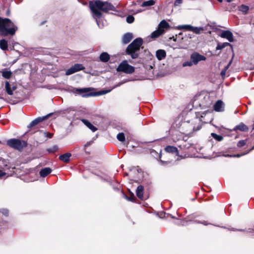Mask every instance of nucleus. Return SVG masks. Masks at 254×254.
Returning <instances> with one entry per match:
<instances>
[{"label":"nucleus","instance_id":"nucleus-1","mask_svg":"<svg viewBox=\"0 0 254 254\" xmlns=\"http://www.w3.org/2000/svg\"><path fill=\"white\" fill-rule=\"evenodd\" d=\"M89 6L93 15L98 18L102 16L100 10L104 12H108L110 10H115V7L111 3L99 0L89 1Z\"/></svg>","mask_w":254,"mask_h":254},{"label":"nucleus","instance_id":"nucleus-2","mask_svg":"<svg viewBox=\"0 0 254 254\" xmlns=\"http://www.w3.org/2000/svg\"><path fill=\"white\" fill-rule=\"evenodd\" d=\"M17 29V27L10 19L0 17V35L2 36H6L8 35H13Z\"/></svg>","mask_w":254,"mask_h":254},{"label":"nucleus","instance_id":"nucleus-3","mask_svg":"<svg viewBox=\"0 0 254 254\" xmlns=\"http://www.w3.org/2000/svg\"><path fill=\"white\" fill-rule=\"evenodd\" d=\"M143 40L141 38L135 39L127 47L126 54L129 55L132 59H137L139 56Z\"/></svg>","mask_w":254,"mask_h":254},{"label":"nucleus","instance_id":"nucleus-4","mask_svg":"<svg viewBox=\"0 0 254 254\" xmlns=\"http://www.w3.org/2000/svg\"><path fill=\"white\" fill-rule=\"evenodd\" d=\"M6 144L10 147L18 151H21L27 145V143L26 141L16 138L7 140Z\"/></svg>","mask_w":254,"mask_h":254},{"label":"nucleus","instance_id":"nucleus-5","mask_svg":"<svg viewBox=\"0 0 254 254\" xmlns=\"http://www.w3.org/2000/svg\"><path fill=\"white\" fill-rule=\"evenodd\" d=\"M117 71L130 74L134 71V67L128 64L127 61H124L119 65Z\"/></svg>","mask_w":254,"mask_h":254},{"label":"nucleus","instance_id":"nucleus-6","mask_svg":"<svg viewBox=\"0 0 254 254\" xmlns=\"http://www.w3.org/2000/svg\"><path fill=\"white\" fill-rule=\"evenodd\" d=\"M206 59V58L205 56L197 52H194L190 55V60L194 65L197 64L200 61H205Z\"/></svg>","mask_w":254,"mask_h":254},{"label":"nucleus","instance_id":"nucleus-7","mask_svg":"<svg viewBox=\"0 0 254 254\" xmlns=\"http://www.w3.org/2000/svg\"><path fill=\"white\" fill-rule=\"evenodd\" d=\"M51 114H48V115H47L46 116L42 117H38V118L35 119V120L32 121L30 123V124L28 126V128H31L32 127H34L35 126H36L38 124H39V123L42 122V121H43L45 119L48 118L51 115Z\"/></svg>","mask_w":254,"mask_h":254},{"label":"nucleus","instance_id":"nucleus-8","mask_svg":"<svg viewBox=\"0 0 254 254\" xmlns=\"http://www.w3.org/2000/svg\"><path fill=\"white\" fill-rule=\"evenodd\" d=\"M220 36L222 38L227 39L230 42H232L234 41L233 34L231 31L229 30L222 31Z\"/></svg>","mask_w":254,"mask_h":254},{"label":"nucleus","instance_id":"nucleus-9","mask_svg":"<svg viewBox=\"0 0 254 254\" xmlns=\"http://www.w3.org/2000/svg\"><path fill=\"white\" fill-rule=\"evenodd\" d=\"M76 90L79 93H84L82 95V97H89L94 95L93 93H88L90 90V88H77Z\"/></svg>","mask_w":254,"mask_h":254},{"label":"nucleus","instance_id":"nucleus-10","mask_svg":"<svg viewBox=\"0 0 254 254\" xmlns=\"http://www.w3.org/2000/svg\"><path fill=\"white\" fill-rule=\"evenodd\" d=\"M238 130L241 131H248L249 130L248 127L244 124L243 123H241L235 127L233 130L237 131Z\"/></svg>","mask_w":254,"mask_h":254},{"label":"nucleus","instance_id":"nucleus-11","mask_svg":"<svg viewBox=\"0 0 254 254\" xmlns=\"http://www.w3.org/2000/svg\"><path fill=\"white\" fill-rule=\"evenodd\" d=\"M224 108V103L221 100H218L214 105V109L217 112L223 111Z\"/></svg>","mask_w":254,"mask_h":254},{"label":"nucleus","instance_id":"nucleus-12","mask_svg":"<svg viewBox=\"0 0 254 254\" xmlns=\"http://www.w3.org/2000/svg\"><path fill=\"white\" fill-rule=\"evenodd\" d=\"M165 150L167 152L175 154L176 155H179V151L178 148L174 146L168 145L165 148Z\"/></svg>","mask_w":254,"mask_h":254},{"label":"nucleus","instance_id":"nucleus-13","mask_svg":"<svg viewBox=\"0 0 254 254\" xmlns=\"http://www.w3.org/2000/svg\"><path fill=\"white\" fill-rule=\"evenodd\" d=\"M133 38V35L131 33L125 34L122 38V42L124 44H128Z\"/></svg>","mask_w":254,"mask_h":254},{"label":"nucleus","instance_id":"nucleus-14","mask_svg":"<svg viewBox=\"0 0 254 254\" xmlns=\"http://www.w3.org/2000/svg\"><path fill=\"white\" fill-rule=\"evenodd\" d=\"M166 56V53L164 50L160 49L156 52V57L159 61L164 59Z\"/></svg>","mask_w":254,"mask_h":254},{"label":"nucleus","instance_id":"nucleus-15","mask_svg":"<svg viewBox=\"0 0 254 254\" xmlns=\"http://www.w3.org/2000/svg\"><path fill=\"white\" fill-rule=\"evenodd\" d=\"M143 192L144 187L143 186L140 185L138 186L136 190V193L137 197L140 199H143Z\"/></svg>","mask_w":254,"mask_h":254},{"label":"nucleus","instance_id":"nucleus-16","mask_svg":"<svg viewBox=\"0 0 254 254\" xmlns=\"http://www.w3.org/2000/svg\"><path fill=\"white\" fill-rule=\"evenodd\" d=\"M82 122L87 126L93 132H95L97 130V128L94 126L91 123H90L88 120L86 119H82Z\"/></svg>","mask_w":254,"mask_h":254},{"label":"nucleus","instance_id":"nucleus-17","mask_svg":"<svg viewBox=\"0 0 254 254\" xmlns=\"http://www.w3.org/2000/svg\"><path fill=\"white\" fill-rule=\"evenodd\" d=\"M71 154L70 153H66L59 156V159L65 163L69 162Z\"/></svg>","mask_w":254,"mask_h":254},{"label":"nucleus","instance_id":"nucleus-18","mask_svg":"<svg viewBox=\"0 0 254 254\" xmlns=\"http://www.w3.org/2000/svg\"><path fill=\"white\" fill-rule=\"evenodd\" d=\"M5 88L7 93L9 95H12L13 94V91L15 90L16 88L15 86H13L11 88L10 85L8 81L5 82Z\"/></svg>","mask_w":254,"mask_h":254},{"label":"nucleus","instance_id":"nucleus-19","mask_svg":"<svg viewBox=\"0 0 254 254\" xmlns=\"http://www.w3.org/2000/svg\"><path fill=\"white\" fill-rule=\"evenodd\" d=\"M52 172V169L50 168L46 167L43 168L40 171V175L41 177H45Z\"/></svg>","mask_w":254,"mask_h":254},{"label":"nucleus","instance_id":"nucleus-20","mask_svg":"<svg viewBox=\"0 0 254 254\" xmlns=\"http://www.w3.org/2000/svg\"><path fill=\"white\" fill-rule=\"evenodd\" d=\"M164 32H165L164 30H161L158 28V29L154 31V32H153L151 33V38H152L153 39L156 38L158 37L159 36H160V35L164 34Z\"/></svg>","mask_w":254,"mask_h":254},{"label":"nucleus","instance_id":"nucleus-21","mask_svg":"<svg viewBox=\"0 0 254 254\" xmlns=\"http://www.w3.org/2000/svg\"><path fill=\"white\" fill-rule=\"evenodd\" d=\"M158 28L161 30L168 29L170 28V25L167 21L163 20L159 24Z\"/></svg>","mask_w":254,"mask_h":254},{"label":"nucleus","instance_id":"nucleus-22","mask_svg":"<svg viewBox=\"0 0 254 254\" xmlns=\"http://www.w3.org/2000/svg\"><path fill=\"white\" fill-rule=\"evenodd\" d=\"M110 55L106 52L101 54L99 57L100 60L104 63H107L110 60Z\"/></svg>","mask_w":254,"mask_h":254},{"label":"nucleus","instance_id":"nucleus-23","mask_svg":"<svg viewBox=\"0 0 254 254\" xmlns=\"http://www.w3.org/2000/svg\"><path fill=\"white\" fill-rule=\"evenodd\" d=\"M177 29L182 30L184 29L186 31H191L192 29V26L191 25H179L177 27Z\"/></svg>","mask_w":254,"mask_h":254},{"label":"nucleus","instance_id":"nucleus-24","mask_svg":"<svg viewBox=\"0 0 254 254\" xmlns=\"http://www.w3.org/2000/svg\"><path fill=\"white\" fill-rule=\"evenodd\" d=\"M0 48L3 51L7 50V42L5 39H2L0 40Z\"/></svg>","mask_w":254,"mask_h":254},{"label":"nucleus","instance_id":"nucleus-25","mask_svg":"<svg viewBox=\"0 0 254 254\" xmlns=\"http://www.w3.org/2000/svg\"><path fill=\"white\" fill-rule=\"evenodd\" d=\"M249 7L245 4H242L239 7V10L241 11L243 14H247L249 10Z\"/></svg>","mask_w":254,"mask_h":254},{"label":"nucleus","instance_id":"nucleus-26","mask_svg":"<svg viewBox=\"0 0 254 254\" xmlns=\"http://www.w3.org/2000/svg\"><path fill=\"white\" fill-rule=\"evenodd\" d=\"M228 46L232 47V45L228 42H224L223 43H218L216 48V50H222V49H224L225 47Z\"/></svg>","mask_w":254,"mask_h":254},{"label":"nucleus","instance_id":"nucleus-27","mask_svg":"<svg viewBox=\"0 0 254 254\" xmlns=\"http://www.w3.org/2000/svg\"><path fill=\"white\" fill-rule=\"evenodd\" d=\"M155 3L154 0H149L143 2L141 5L142 7H147L153 5Z\"/></svg>","mask_w":254,"mask_h":254},{"label":"nucleus","instance_id":"nucleus-28","mask_svg":"<svg viewBox=\"0 0 254 254\" xmlns=\"http://www.w3.org/2000/svg\"><path fill=\"white\" fill-rule=\"evenodd\" d=\"M204 30L202 27H193L192 26V32L196 34H199Z\"/></svg>","mask_w":254,"mask_h":254},{"label":"nucleus","instance_id":"nucleus-29","mask_svg":"<svg viewBox=\"0 0 254 254\" xmlns=\"http://www.w3.org/2000/svg\"><path fill=\"white\" fill-rule=\"evenodd\" d=\"M72 67L75 70V72L79 71L85 68L83 65L80 64H75L74 65L72 66Z\"/></svg>","mask_w":254,"mask_h":254},{"label":"nucleus","instance_id":"nucleus-30","mask_svg":"<svg viewBox=\"0 0 254 254\" xmlns=\"http://www.w3.org/2000/svg\"><path fill=\"white\" fill-rule=\"evenodd\" d=\"M12 75V72L10 71H2V75L5 79H9Z\"/></svg>","mask_w":254,"mask_h":254},{"label":"nucleus","instance_id":"nucleus-31","mask_svg":"<svg viewBox=\"0 0 254 254\" xmlns=\"http://www.w3.org/2000/svg\"><path fill=\"white\" fill-rule=\"evenodd\" d=\"M211 135L213 137V138L218 141H221L223 139V137L222 135H218L215 133H211Z\"/></svg>","mask_w":254,"mask_h":254},{"label":"nucleus","instance_id":"nucleus-32","mask_svg":"<svg viewBox=\"0 0 254 254\" xmlns=\"http://www.w3.org/2000/svg\"><path fill=\"white\" fill-rule=\"evenodd\" d=\"M58 150V146L56 145H54L52 147L48 148L47 149V151L49 153H54V152H56Z\"/></svg>","mask_w":254,"mask_h":254},{"label":"nucleus","instance_id":"nucleus-33","mask_svg":"<svg viewBox=\"0 0 254 254\" xmlns=\"http://www.w3.org/2000/svg\"><path fill=\"white\" fill-rule=\"evenodd\" d=\"M117 138L120 141L123 142L125 140V134L123 132L119 133L117 136Z\"/></svg>","mask_w":254,"mask_h":254},{"label":"nucleus","instance_id":"nucleus-34","mask_svg":"<svg viewBox=\"0 0 254 254\" xmlns=\"http://www.w3.org/2000/svg\"><path fill=\"white\" fill-rule=\"evenodd\" d=\"M134 20V18L132 15H129L127 17L126 21L128 23H132Z\"/></svg>","mask_w":254,"mask_h":254},{"label":"nucleus","instance_id":"nucleus-35","mask_svg":"<svg viewBox=\"0 0 254 254\" xmlns=\"http://www.w3.org/2000/svg\"><path fill=\"white\" fill-rule=\"evenodd\" d=\"M75 72H76L75 70L73 69L72 66H71L70 68H69V69L66 70V71L65 72V74L66 75H69L72 74Z\"/></svg>","mask_w":254,"mask_h":254},{"label":"nucleus","instance_id":"nucleus-36","mask_svg":"<svg viewBox=\"0 0 254 254\" xmlns=\"http://www.w3.org/2000/svg\"><path fill=\"white\" fill-rule=\"evenodd\" d=\"M193 64L192 61L190 60V61H186L183 64V66L186 67V66H191Z\"/></svg>","mask_w":254,"mask_h":254},{"label":"nucleus","instance_id":"nucleus-37","mask_svg":"<svg viewBox=\"0 0 254 254\" xmlns=\"http://www.w3.org/2000/svg\"><path fill=\"white\" fill-rule=\"evenodd\" d=\"M246 143H247V139L240 140L237 143V146L239 147H243L245 145H246Z\"/></svg>","mask_w":254,"mask_h":254},{"label":"nucleus","instance_id":"nucleus-38","mask_svg":"<svg viewBox=\"0 0 254 254\" xmlns=\"http://www.w3.org/2000/svg\"><path fill=\"white\" fill-rule=\"evenodd\" d=\"M1 212L5 216H7L8 214V211L7 209H3L1 210Z\"/></svg>","mask_w":254,"mask_h":254},{"label":"nucleus","instance_id":"nucleus-39","mask_svg":"<svg viewBox=\"0 0 254 254\" xmlns=\"http://www.w3.org/2000/svg\"><path fill=\"white\" fill-rule=\"evenodd\" d=\"M182 2V0H176L174 3L175 5H178Z\"/></svg>","mask_w":254,"mask_h":254},{"label":"nucleus","instance_id":"nucleus-40","mask_svg":"<svg viewBox=\"0 0 254 254\" xmlns=\"http://www.w3.org/2000/svg\"><path fill=\"white\" fill-rule=\"evenodd\" d=\"M231 62H232V61H230V62H229V63L227 64V66H226L225 67V68H224V69H225V70H226V71H227V69H228V68L229 67V66H230V64H231Z\"/></svg>","mask_w":254,"mask_h":254},{"label":"nucleus","instance_id":"nucleus-41","mask_svg":"<svg viewBox=\"0 0 254 254\" xmlns=\"http://www.w3.org/2000/svg\"><path fill=\"white\" fill-rule=\"evenodd\" d=\"M226 71V70H225V69H223L221 71V73H220V74H221V75L222 76H224V75H225Z\"/></svg>","mask_w":254,"mask_h":254},{"label":"nucleus","instance_id":"nucleus-42","mask_svg":"<svg viewBox=\"0 0 254 254\" xmlns=\"http://www.w3.org/2000/svg\"><path fill=\"white\" fill-rule=\"evenodd\" d=\"M6 175V173L4 172H1L0 173V179L2 177Z\"/></svg>","mask_w":254,"mask_h":254},{"label":"nucleus","instance_id":"nucleus-43","mask_svg":"<svg viewBox=\"0 0 254 254\" xmlns=\"http://www.w3.org/2000/svg\"><path fill=\"white\" fill-rule=\"evenodd\" d=\"M124 82H119L117 85H115L114 88H116L117 87H118V86H120V85H121L122 84H123Z\"/></svg>","mask_w":254,"mask_h":254},{"label":"nucleus","instance_id":"nucleus-44","mask_svg":"<svg viewBox=\"0 0 254 254\" xmlns=\"http://www.w3.org/2000/svg\"><path fill=\"white\" fill-rule=\"evenodd\" d=\"M201 223L203 224V225H207L209 224V223H207V222L205 221H204L201 222Z\"/></svg>","mask_w":254,"mask_h":254},{"label":"nucleus","instance_id":"nucleus-45","mask_svg":"<svg viewBox=\"0 0 254 254\" xmlns=\"http://www.w3.org/2000/svg\"><path fill=\"white\" fill-rule=\"evenodd\" d=\"M143 11V10L142 9H138L136 10V11L135 12V13H139V12H141Z\"/></svg>","mask_w":254,"mask_h":254},{"label":"nucleus","instance_id":"nucleus-46","mask_svg":"<svg viewBox=\"0 0 254 254\" xmlns=\"http://www.w3.org/2000/svg\"><path fill=\"white\" fill-rule=\"evenodd\" d=\"M53 134L49 133V135L48 136L49 137L51 138L52 137Z\"/></svg>","mask_w":254,"mask_h":254},{"label":"nucleus","instance_id":"nucleus-47","mask_svg":"<svg viewBox=\"0 0 254 254\" xmlns=\"http://www.w3.org/2000/svg\"><path fill=\"white\" fill-rule=\"evenodd\" d=\"M90 145V143L89 142H87L85 145V146L86 147V146H88Z\"/></svg>","mask_w":254,"mask_h":254},{"label":"nucleus","instance_id":"nucleus-48","mask_svg":"<svg viewBox=\"0 0 254 254\" xmlns=\"http://www.w3.org/2000/svg\"><path fill=\"white\" fill-rule=\"evenodd\" d=\"M173 40H174V41H175V42H176V41H177V38H174V37H173Z\"/></svg>","mask_w":254,"mask_h":254},{"label":"nucleus","instance_id":"nucleus-49","mask_svg":"<svg viewBox=\"0 0 254 254\" xmlns=\"http://www.w3.org/2000/svg\"><path fill=\"white\" fill-rule=\"evenodd\" d=\"M127 199L129 200L133 201L132 199H131L129 197H127Z\"/></svg>","mask_w":254,"mask_h":254},{"label":"nucleus","instance_id":"nucleus-50","mask_svg":"<svg viewBox=\"0 0 254 254\" xmlns=\"http://www.w3.org/2000/svg\"><path fill=\"white\" fill-rule=\"evenodd\" d=\"M227 1V2H230L232 1V0H226Z\"/></svg>","mask_w":254,"mask_h":254},{"label":"nucleus","instance_id":"nucleus-51","mask_svg":"<svg viewBox=\"0 0 254 254\" xmlns=\"http://www.w3.org/2000/svg\"><path fill=\"white\" fill-rule=\"evenodd\" d=\"M96 21L97 24L99 25L98 21L97 20V19H96Z\"/></svg>","mask_w":254,"mask_h":254},{"label":"nucleus","instance_id":"nucleus-52","mask_svg":"<svg viewBox=\"0 0 254 254\" xmlns=\"http://www.w3.org/2000/svg\"><path fill=\"white\" fill-rule=\"evenodd\" d=\"M46 21H43L41 23V25H43Z\"/></svg>","mask_w":254,"mask_h":254},{"label":"nucleus","instance_id":"nucleus-53","mask_svg":"<svg viewBox=\"0 0 254 254\" xmlns=\"http://www.w3.org/2000/svg\"><path fill=\"white\" fill-rule=\"evenodd\" d=\"M219 2H221L223 0H217Z\"/></svg>","mask_w":254,"mask_h":254},{"label":"nucleus","instance_id":"nucleus-54","mask_svg":"<svg viewBox=\"0 0 254 254\" xmlns=\"http://www.w3.org/2000/svg\"><path fill=\"white\" fill-rule=\"evenodd\" d=\"M254 149V146H253V147L251 149L250 151H251V150H253V149Z\"/></svg>","mask_w":254,"mask_h":254},{"label":"nucleus","instance_id":"nucleus-55","mask_svg":"<svg viewBox=\"0 0 254 254\" xmlns=\"http://www.w3.org/2000/svg\"><path fill=\"white\" fill-rule=\"evenodd\" d=\"M241 156V155H240V154H238V155H237V157H240Z\"/></svg>","mask_w":254,"mask_h":254},{"label":"nucleus","instance_id":"nucleus-56","mask_svg":"<svg viewBox=\"0 0 254 254\" xmlns=\"http://www.w3.org/2000/svg\"><path fill=\"white\" fill-rule=\"evenodd\" d=\"M1 169H2V168L1 167H0V172H2Z\"/></svg>","mask_w":254,"mask_h":254},{"label":"nucleus","instance_id":"nucleus-57","mask_svg":"<svg viewBox=\"0 0 254 254\" xmlns=\"http://www.w3.org/2000/svg\"><path fill=\"white\" fill-rule=\"evenodd\" d=\"M238 230V231H243V230H242V229H239V230Z\"/></svg>","mask_w":254,"mask_h":254},{"label":"nucleus","instance_id":"nucleus-58","mask_svg":"<svg viewBox=\"0 0 254 254\" xmlns=\"http://www.w3.org/2000/svg\"><path fill=\"white\" fill-rule=\"evenodd\" d=\"M110 91H106V92H105V93H107V92H109Z\"/></svg>","mask_w":254,"mask_h":254},{"label":"nucleus","instance_id":"nucleus-59","mask_svg":"<svg viewBox=\"0 0 254 254\" xmlns=\"http://www.w3.org/2000/svg\"><path fill=\"white\" fill-rule=\"evenodd\" d=\"M182 33H180V34H179V35H182Z\"/></svg>","mask_w":254,"mask_h":254},{"label":"nucleus","instance_id":"nucleus-60","mask_svg":"<svg viewBox=\"0 0 254 254\" xmlns=\"http://www.w3.org/2000/svg\"><path fill=\"white\" fill-rule=\"evenodd\" d=\"M232 230H233V231H235V229H232Z\"/></svg>","mask_w":254,"mask_h":254}]
</instances>
